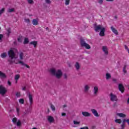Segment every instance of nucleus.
I'll return each instance as SVG.
<instances>
[{
	"label": "nucleus",
	"mask_w": 129,
	"mask_h": 129,
	"mask_svg": "<svg viewBox=\"0 0 129 129\" xmlns=\"http://www.w3.org/2000/svg\"><path fill=\"white\" fill-rule=\"evenodd\" d=\"M70 3V0H66V6H68V5H69Z\"/></svg>",
	"instance_id": "nucleus-35"
},
{
	"label": "nucleus",
	"mask_w": 129,
	"mask_h": 129,
	"mask_svg": "<svg viewBox=\"0 0 129 129\" xmlns=\"http://www.w3.org/2000/svg\"><path fill=\"white\" fill-rule=\"evenodd\" d=\"M29 98L30 104H31V105H32L33 104V96L31 94H29Z\"/></svg>",
	"instance_id": "nucleus-13"
},
{
	"label": "nucleus",
	"mask_w": 129,
	"mask_h": 129,
	"mask_svg": "<svg viewBox=\"0 0 129 129\" xmlns=\"http://www.w3.org/2000/svg\"><path fill=\"white\" fill-rule=\"evenodd\" d=\"M7 92V90L2 85L0 86V93L4 95Z\"/></svg>",
	"instance_id": "nucleus-6"
},
{
	"label": "nucleus",
	"mask_w": 129,
	"mask_h": 129,
	"mask_svg": "<svg viewBox=\"0 0 129 129\" xmlns=\"http://www.w3.org/2000/svg\"><path fill=\"white\" fill-rule=\"evenodd\" d=\"M23 57H24V53H23L22 52H21L20 54V60H23V59H24Z\"/></svg>",
	"instance_id": "nucleus-23"
},
{
	"label": "nucleus",
	"mask_w": 129,
	"mask_h": 129,
	"mask_svg": "<svg viewBox=\"0 0 129 129\" xmlns=\"http://www.w3.org/2000/svg\"><path fill=\"white\" fill-rule=\"evenodd\" d=\"M5 12V8H3L2 10H0V16Z\"/></svg>",
	"instance_id": "nucleus-36"
},
{
	"label": "nucleus",
	"mask_w": 129,
	"mask_h": 129,
	"mask_svg": "<svg viewBox=\"0 0 129 129\" xmlns=\"http://www.w3.org/2000/svg\"><path fill=\"white\" fill-rule=\"evenodd\" d=\"M110 100L111 101H113V94L112 93H111L110 94Z\"/></svg>",
	"instance_id": "nucleus-26"
},
{
	"label": "nucleus",
	"mask_w": 129,
	"mask_h": 129,
	"mask_svg": "<svg viewBox=\"0 0 129 129\" xmlns=\"http://www.w3.org/2000/svg\"><path fill=\"white\" fill-rule=\"evenodd\" d=\"M2 58H6L7 57V53H3L1 54Z\"/></svg>",
	"instance_id": "nucleus-27"
},
{
	"label": "nucleus",
	"mask_w": 129,
	"mask_h": 129,
	"mask_svg": "<svg viewBox=\"0 0 129 129\" xmlns=\"http://www.w3.org/2000/svg\"><path fill=\"white\" fill-rule=\"evenodd\" d=\"M45 3H46V4H51V1H50V0H45Z\"/></svg>",
	"instance_id": "nucleus-40"
},
{
	"label": "nucleus",
	"mask_w": 129,
	"mask_h": 129,
	"mask_svg": "<svg viewBox=\"0 0 129 129\" xmlns=\"http://www.w3.org/2000/svg\"><path fill=\"white\" fill-rule=\"evenodd\" d=\"M29 4H33V0H27Z\"/></svg>",
	"instance_id": "nucleus-43"
},
{
	"label": "nucleus",
	"mask_w": 129,
	"mask_h": 129,
	"mask_svg": "<svg viewBox=\"0 0 129 129\" xmlns=\"http://www.w3.org/2000/svg\"><path fill=\"white\" fill-rule=\"evenodd\" d=\"M118 89L120 91L121 93H123L124 92V87L122 84H118Z\"/></svg>",
	"instance_id": "nucleus-5"
},
{
	"label": "nucleus",
	"mask_w": 129,
	"mask_h": 129,
	"mask_svg": "<svg viewBox=\"0 0 129 129\" xmlns=\"http://www.w3.org/2000/svg\"><path fill=\"white\" fill-rule=\"evenodd\" d=\"M111 29L112 31V32H113V26L111 27Z\"/></svg>",
	"instance_id": "nucleus-57"
},
{
	"label": "nucleus",
	"mask_w": 129,
	"mask_h": 129,
	"mask_svg": "<svg viewBox=\"0 0 129 129\" xmlns=\"http://www.w3.org/2000/svg\"><path fill=\"white\" fill-rule=\"evenodd\" d=\"M107 2H112V0H106Z\"/></svg>",
	"instance_id": "nucleus-60"
},
{
	"label": "nucleus",
	"mask_w": 129,
	"mask_h": 129,
	"mask_svg": "<svg viewBox=\"0 0 129 129\" xmlns=\"http://www.w3.org/2000/svg\"><path fill=\"white\" fill-rule=\"evenodd\" d=\"M80 122L74 120V124H79Z\"/></svg>",
	"instance_id": "nucleus-33"
},
{
	"label": "nucleus",
	"mask_w": 129,
	"mask_h": 129,
	"mask_svg": "<svg viewBox=\"0 0 129 129\" xmlns=\"http://www.w3.org/2000/svg\"><path fill=\"white\" fill-rule=\"evenodd\" d=\"M30 44L31 45H33L34 48H36V47L37 46V44H38V43L37 42V41H34L31 42Z\"/></svg>",
	"instance_id": "nucleus-17"
},
{
	"label": "nucleus",
	"mask_w": 129,
	"mask_h": 129,
	"mask_svg": "<svg viewBox=\"0 0 129 129\" xmlns=\"http://www.w3.org/2000/svg\"><path fill=\"white\" fill-rule=\"evenodd\" d=\"M82 114L84 116H90V113L88 112H82Z\"/></svg>",
	"instance_id": "nucleus-15"
},
{
	"label": "nucleus",
	"mask_w": 129,
	"mask_h": 129,
	"mask_svg": "<svg viewBox=\"0 0 129 129\" xmlns=\"http://www.w3.org/2000/svg\"><path fill=\"white\" fill-rule=\"evenodd\" d=\"M29 43V39L28 38H25L24 39V44H28Z\"/></svg>",
	"instance_id": "nucleus-28"
},
{
	"label": "nucleus",
	"mask_w": 129,
	"mask_h": 129,
	"mask_svg": "<svg viewBox=\"0 0 129 129\" xmlns=\"http://www.w3.org/2000/svg\"><path fill=\"white\" fill-rule=\"evenodd\" d=\"M93 92L94 95H95V96H96V95H97V93H98V87L95 86L93 90Z\"/></svg>",
	"instance_id": "nucleus-7"
},
{
	"label": "nucleus",
	"mask_w": 129,
	"mask_h": 129,
	"mask_svg": "<svg viewBox=\"0 0 129 129\" xmlns=\"http://www.w3.org/2000/svg\"><path fill=\"white\" fill-rule=\"evenodd\" d=\"M64 78H67V75L66 74L64 75Z\"/></svg>",
	"instance_id": "nucleus-56"
},
{
	"label": "nucleus",
	"mask_w": 129,
	"mask_h": 129,
	"mask_svg": "<svg viewBox=\"0 0 129 129\" xmlns=\"http://www.w3.org/2000/svg\"><path fill=\"white\" fill-rule=\"evenodd\" d=\"M126 69V65H124L123 68V73H124V74H125L126 73H127L126 70H125Z\"/></svg>",
	"instance_id": "nucleus-20"
},
{
	"label": "nucleus",
	"mask_w": 129,
	"mask_h": 129,
	"mask_svg": "<svg viewBox=\"0 0 129 129\" xmlns=\"http://www.w3.org/2000/svg\"><path fill=\"white\" fill-rule=\"evenodd\" d=\"M125 125H124V124H121V129H124Z\"/></svg>",
	"instance_id": "nucleus-37"
},
{
	"label": "nucleus",
	"mask_w": 129,
	"mask_h": 129,
	"mask_svg": "<svg viewBox=\"0 0 129 129\" xmlns=\"http://www.w3.org/2000/svg\"><path fill=\"white\" fill-rule=\"evenodd\" d=\"M8 35H10V34H11V29H8Z\"/></svg>",
	"instance_id": "nucleus-46"
},
{
	"label": "nucleus",
	"mask_w": 129,
	"mask_h": 129,
	"mask_svg": "<svg viewBox=\"0 0 129 129\" xmlns=\"http://www.w3.org/2000/svg\"><path fill=\"white\" fill-rule=\"evenodd\" d=\"M91 111L95 116H96L97 117H98V116H99L98 112H97V111H96V110L94 109H92Z\"/></svg>",
	"instance_id": "nucleus-8"
},
{
	"label": "nucleus",
	"mask_w": 129,
	"mask_h": 129,
	"mask_svg": "<svg viewBox=\"0 0 129 129\" xmlns=\"http://www.w3.org/2000/svg\"><path fill=\"white\" fill-rule=\"evenodd\" d=\"M95 32H100V36L102 37L104 36V32H105V28L101 25H97L94 27Z\"/></svg>",
	"instance_id": "nucleus-2"
},
{
	"label": "nucleus",
	"mask_w": 129,
	"mask_h": 129,
	"mask_svg": "<svg viewBox=\"0 0 129 129\" xmlns=\"http://www.w3.org/2000/svg\"><path fill=\"white\" fill-rule=\"evenodd\" d=\"M16 110H17L18 113H19V112H20V109H19V108H17Z\"/></svg>",
	"instance_id": "nucleus-48"
},
{
	"label": "nucleus",
	"mask_w": 129,
	"mask_h": 129,
	"mask_svg": "<svg viewBox=\"0 0 129 129\" xmlns=\"http://www.w3.org/2000/svg\"><path fill=\"white\" fill-rule=\"evenodd\" d=\"M49 72H50L51 74L52 75H55L56 78H60L61 76H62V72L61 70H58L56 72L55 69H51L49 70Z\"/></svg>",
	"instance_id": "nucleus-3"
},
{
	"label": "nucleus",
	"mask_w": 129,
	"mask_h": 129,
	"mask_svg": "<svg viewBox=\"0 0 129 129\" xmlns=\"http://www.w3.org/2000/svg\"><path fill=\"white\" fill-rule=\"evenodd\" d=\"M17 118L15 117V118H13V119L12 120V121L14 123H17Z\"/></svg>",
	"instance_id": "nucleus-32"
},
{
	"label": "nucleus",
	"mask_w": 129,
	"mask_h": 129,
	"mask_svg": "<svg viewBox=\"0 0 129 129\" xmlns=\"http://www.w3.org/2000/svg\"><path fill=\"white\" fill-rule=\"evenodd\" d=\"M22 90H26V88L24 87V88H22Z\"/></svg>",
	"instance_id": "nucleus-59"
},
{
	"label": "nucleus",
	"mask_w": 129,
	"mask_h": 129,
	"mask_svg": "<svg viewBox=\"0 0 129 129\" xmlns=\"http://www.w3.org/2000/svg\"><path fill=\"white\" fill-rule=\"evenodd\" d=\"M127 123L129 125V119H127Z\"/></svg>",
	"instance_id": "nucleus-55"
},
{
	"label": "nucleus",
	"mask_w": 129,
	"mask_h": 129,
	"mask_svg": "<svg viewBox=\"0 0 129 129\" xmlns=\"http://www.w3.org/2000/svg\"><path fill=\"white\" fill-rule=\"evenodd\" d=\"M127 104H129V97L128 98L127 100Z\"/></svg>",
	"instance_id": "nucleus-54"
},
{
	"label": "nucleus",
	"mask_w": 129,
	"mask_h": 129,
	"mask_svg": "<svg viewBox=\"0 0 129 129\" xmlns=\"http://www.w3.org/2000/svg\"><path fill=\"white\" fill-rule=\"evenodd\" d=\"M102 50L104 52L105 55H107L108 54L107 47L103 46L102 47Z\"/></svg>",
	"instance_id": "nucleus-9"
},
{
	"label": "nucleus",
	"mask_w": 129,
	"mask_h": 129,
	"mask_svg": "<svg viewBox=\"0 0 129 129\" xmlns=\"http://www.w3.org/2000/svg\"><path fill=\"white\" fill-rule=\"evenodd\" d=\"M6 74L0 71V78H6Z\"/></svg>",
	"instance_id": "nucleus-18"
},
{
	"label": "nucleus",
	"mask_w": 129,
	"mask_h": 129,
	"mask_svg": "<svg viewBox=\"0 0 129 129\" xmlns=\"http://www.w3.org/2000/svg\"><path fill=\"white\" fill-rule=\"evenodd\" d=\"M75 66L77 70H78V69L80 68V66H79V63H78V62H76Z\"/></svg>",
	"instance_id": "nucleus-25"
},
{
	"label": "nucleus",
	"mask_w": 129,
	"mask_h": 129,
	"mask_svg": "<svg viewBox=\"0 0 129 129\" xmlns=\"http://www.w3.org/2000/svg\"><path fill=\"white\" fill-rule=\"evenodd\" d=\"M124 47H125V49H126V50H128V47L126 45H124Z\"/></svg>",
	"instance_id": "nucleus-51"
},
{
	"label": "nucleus",
	"mask_w": 129,
	"mask_h": 129,
	"mask_svg": "<svg viewBox=\"0 0 129 129\" xmlns=\"http://www.w3.org/2000/svg\"><path fill=\"white\" fill-rule=\"evenodd\" d=\"M24 99H20L19 100V102L20 103H21V104H24Z\"/></svg>",
	"instance_id": "nucleus-30"
},
{
	"label": "nucleus",
	"mask_w": 129,
	"mask_h": 129,
	"mask_svg": "<svg viewBox=\"0 0 129 129\" xmlns=\"http://www.w3.org/2000/svg\"><path fill=\"white\" fill-rule=\"evenodd\" d=\"M113 33L115 35H118V32L115 28H113Z\"/></svg>",
	"instance_id": "nucleus-24"
},
{
	"label": "nucleus",
	"mask_w": 129,
	"mask_h": 129,
	"mask_svg": "<svg viewBox=\"0 0 129 129\" xmlns=\"http://www.w3.org/2000/svg\"><path fill=\"white\" fill-rule=\"evenodd\" d=\"M128 53H129V49H127Z\"/></svg>",
	"instance_id": "nucleus-61"
},
{
	"label": "nucleus",
	"mask_w": 129,
	"mask_h": 129,
	"mask_svg": "<svg viewBox=\"0 0 129 129\" xmlns=\"http://www.w3.org/2000/svg\"><path fill=\"white\" fill-rule=\"evenodd\" d=\"M46 30H48V27H47V28H46Z\"/></svg>",
	"instance_id": "nucleus-63"
},
{
	"label": "nucleus",
	"mask_w": 129,
	"mask_h": 129,
	"mask_svg": "<svg viewBox=\"0 0 129 129\" xmlns=\"http://www.w3.org/2000/svg\"><path fill=\"white\" fill-rule=\"evenodd\" d=\"M47 119L49 122H53L55 120L52 116H48Z\"/></svg>",
	"instance_id": "nucleus-10"
},
{
	"label": "nucleus",
	"mask_w": 129,
	"mask_h": 129,
	"mask_svg": "<svg viewBox=\"0 0 129 129\" xmlns=\"http://www.w3.org/2000/svg\"><path fill=\"white\" fill-rule=\"evenodd\" d=\"M125 122H127V119H123L122 122V124H124Z\"/></svg>",
	"instance_id": "nucleus-34"
},
{
	"label": "nucleus",
	"mask_w": 129,
	"mask_h": 129,
	"mask_svg": "<svg viewBox=\"0 0 129 129\" xmlns=\"http://www.w3.org/2000/svg\"><path fill=\"white\" fill-rule=\"evenodd\" d=\"M61 115L62 116H65V115H66V114L65 113H62Z\"/></svg>",
	"instance_id": "nucleus-50"
},
{
	"label": "nucleus",
	"mask_w": 129,
	"mask_h": 129,
	"mask_svg": "<svg viewBox=\"0 0 129 129\" xmlns=\"http://www.w3.org/2000/svg\"><path fill=\"white\" fill-rule=\"evenodd\" d=\"M105 78L106 80H109V79H111V75L108 73H106L105 75Z\"/></svg>",
	"instance_id": "nucleus-11"
},
{
	"label": "nucleus",
	"mask_w": 129,
	"mask_h": 129,
	"mask_svg": "<svg viewBox=\"0 0 129 129\" xmlns=\"http://www.w3.org/2000/svg\"><path fill=\"white\" fill-rule=\"evenodd\" d=\"M15 11V9L14 8L12 9H9L8 11V13H12Z\"/></svg>",
	"instance_id": "nucleus-29"
},
{
	"label": "nucleus",
	"mask_w": 129,
	"mask_h": 129,
	"mask_svg": "<svg viewBox=\"0 0 129 129\" xmlns=\"http://www.w3.org/2000/svg\"><path fill=\"white\" fill-rule=\"evenodd\" d=\"M80 129H88V127L86 126V127H82Z\"/></svg>",
	"instance_id": "nucleus-49"
},
{
	"label": "nucleus",
	"mask_w": 129,
	"mask_h": 129,
	"mask_svg": "<svg viewBox=\"0 0 129 129\" xmlns=\"http://www.w3.org/2000/svg\"><path fill=\"white\" fill-rule=\"evenodd\" d=\"M115 122H116L117 123H121L122 121L120 119H116L115 120Z\"/></svg>",
	"instance_id": "nucleus-21"
},
{
	"label": "nucleus",
	"mask_w": 129,
	"mask_h": 129,
	"mask_svg": "<svg viewBox=\"0 0 129 129\" xmlns=\"http://www.w3.org/2000/svg\"><path fill=\"white\" fill-rule=\"evenodd\" d=\"M18 50L16 48H12L9 52L8 55L11 58L9 60V61L11 64L12 63H15V64H21L23 66H25L27 68H30V66H28V64H25V62L23 61H20L19 59H17L18 56H16V54L15 53L17 52Z\"/></svg>",
	"instance_id": "nucleus-1"
},
{
	"label": "nucleus",
	"mask_w": 129,
	"mask_h": 129,
	"mask_svg": "<svg viewBox=\"0 0 129 129\" xmlns=\"http://www.w3.org/2000/svg\"><path fill=\"white\" fill-rule=\"evenodd\" d=\"M64 106V107H66V106H65V105H64V106Z\"/></svg>",
	"instance_id": "nucleus-62"
},
{
	"label": "nucleus",
	"mask_w": 129,
	"mask_h": 129,
	"mask_svg": "<svg viewBox=\"0 0 129 129\" xmlns=\"http://www.w3.org/2000/svg\"><path fill=\"white\" fill-rule=\"evenodd\" d=\"M3 37L4 36L2 34H0V40H2Z\"/></svg>",
	"instance_id": "nucleus-47"
},
{
	"label": "nucleus",
	"mask_w": 129,
	"mask_h": 129,
	"mask_svg": "<svg viewBox=\"0 0 129 129\" xmlns=\"http://www.w3.org/2000/svg\"><path fill=\"white\" fill-rule=\"evenodd\" d=\"M17 125H18V126H19V125H21V121L18 120V121H17Z\"/></svg>",
	"instance_id": "nucleus-39"
},
{
	"label": "nucleus",
	"mask_w": 129,
	"mask_h": 129,
	"mask_svg": "<svg viewBox=\"0 0 129 129\" xmlns=\"http://www.w3.org/2000/svg\"><path fill=\"white\" fill-rule=\"evenodd\" d=\"M103 1L102 0H100L99 1V4H102V3H103Z\"/></svg>",
	"instance_id": "nucleus-52"
},
{
	"label": "nucleus",
	"mask_w": 129,
	"mask_h": 129,
	"mask_svg": "<svg viewBox=\"0 0 129 129\" xmlns=\"http://www.w3.org/2000/svg\"><path fill=\"white\" fill-rule=\"evenodd\" d=\"M117 100H118V99L116 95H113V101H117Z\"/></svg>",
	"instance_id": "nucleus-22"
},
{
	"label": "nucleus",
	"mask_w": 129,
	"mask_h": 129,
	"mask_svg": "<svg viewBox=\"0 0 129 129\" xmlns=\"http://www.w3.org/2000/svg\"><path fill=\"white\" fill-rule=\"evenodd\" d=\"M114 19H115V20H117V16H115Z\"/></svg>",
	"instance_id": "nucleus-58"
},
{
	"label": "nucleus",
	"mask_w": 129,
	"mask_h": 129,
	"mask_svg": "<svg viewBox=\"0 0 129 129\" xmlns=\"http://www.w3.org/2000/svg\"><path fill=\"white\" fill-rule=\"evenodd\" d=\"M50 107L53 111H54L55 110V106L54 105H51Z\"/></svg>",
	"instance_id": "nucleus-31"
},
{
	"label": "nucleus",
	"mask_w": 129,
	"mask_h": 129,
	"mask_svg": "<svg viewBox=\"0 0 129 129\" xmlns=\"http://www.w3.org/2000/svg\"><path fill=\"white\" fill-rule=\"evenodd\" d=\"M113 106H114V107H115L117 106V102L116 101V102L114 103Z\"/></svg>",
	"instance_id": "nucleus-41"
},
{
	"label": "nucleus",
	"mask_w": 129,
	"mask_h": 129,
	"mask_svg": "<svg viewBox=\"0 0 129 129\" xmlns=\"http://www.w3.org/2000/svg\"><path fill=\"white\" fill-rule=\"evenodd\" d=\"M26 23H30V20L29 19H25Z\"/></svg>",
	"instance_id": "nucleus-45"
},
{
	"label": "nucleus",
	"mask_w": 129,
	"mask_h": 129,
	"mask_svg": "<svg viewBox=\"0 0 129 129\" xmlns=\"http://www.w3.org/2000/svg\"><path fill=\"white\" fill-rule=\"evenodd\" d=\"M81 45L82 47H85L86 49H90V45L86 43L83 39H81Z\"/></svg>",
	"instance_id": "nucleus-4"
},
{
	"label": "nucleus",
	"mask_w": 129,
	"mask_h": 129,
	"mask_svg": "<svg viewBox=\"0 0 129 129\" xmlns=\"http://www.w3.org/2000/svg\"><path fill=\"white\" fill-rule=\"evenodd\" d=\"M113 82H114V83H116V84H117V83H118L117 82V80H116V79H113Z\"/></svg>",
	"instance_id": "nucleus-42"
},
{
	"label": "nucleus",
	"mask_w": 129,
	"mask_h": 129,
	"mask_svg": "<svg viewBox=\"0 0 129 129\" xmlns=\"http://www.w3.org/2000/svg\"><path fill=\"white\" fill-rule=\"evenodd\" d=\"M117 115H118L120 117H125L126 116V115L122 113H117Z\"/></svg>",
	"instance_id": "nucleus-16"
},
{
	"label": "nucleus",
	"mask_w": 129,
	"mask_h": 129,
	"mask_svg": "<svg viewBox=\"0 0 129 129\" xmlns=\"http://www.w3.org/2000/svg\"><path fill=\"white\" fill-rule=\"evenodd\" d=\"M89 88H90V87H89V86L88 85H85L84 87V92H88V90H89Z\"/></svg>",
	"instance_id": "nucleus-14"
},
{
	"label": "nucleus",
	"mask_w": 129,
	"mask_h": 129,
	"mask_svg": "<svg viewBox=\"0 0 129 129\" xmlns=\"http://www.w3.org/2000/svg\"><path fill=\"white\" fill-rule=\"evenodd\" d=\"M32 23L34 26H37L39 24V21L38 19H33L32 21Z\"/></svg>",
	"instance_id": "nucleus-12"
},
{
	"label": "nucleus",
	"mask_w": 129,
	"mask_h": 129,
	"mask_svg": "<svg viewBox=\"0 0 129 129\" xmlns=\"http://www.w3.org/2000/svg\"><path fill=\"white\" fill-rule=\"evenodd\" d=\"M20 76L19 74L15 75V79L16 81V83L17 82H18V80L20 79Z\"/></svg>",
	"instance_id": "nucleus-19"
},
{
	"label": "nucleus",
	"mask_w": 129,
	"mask_h": 129,
	"mask_svg": "<svg viewBox=\"0 0 129 129\" xmlns=\"http://www.w3.org/2000/svg\"><path fill=\"white\" fill-rule=\"evenodd\" d=\"M8 85H9L10 86H11V85H12V84L11 83V82L8 81Z\"/></svg>",
	"instance_id": "nucleus-53"
},
{
	"label": "nucleus",
	"mask_w": 129,
	"mask_h": 129,
	"mask_svg": "<svg viewBox=\"0 0 129 129\" xmlns=\"http://www.w3.org/2000/svg\"><path fill=\"white\" fill-rule=\"evenodd\" d=\"M23 39V37L21 36L20 37L18 38V40L19 42H22V40Z\"/></svg>",
	"instance_id": "nucleus-38"
},
{
	"label": "nucleus",
	"mask_w": 129,
	"mask_h": 129,
	"mask_svg": "<svg viewBox=\"0 0 129 129\" xmlns=\"http://www.w3.org/2000/svg\"><path fill=\"white\" fill-rule=\"evenodd\" d=\"M21 95V94H20V93L17 92L16 93V96H17V97H20V96Z\"/></svg>",
	"instance_id": "nucleus-44"
}]
</instances>
